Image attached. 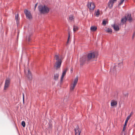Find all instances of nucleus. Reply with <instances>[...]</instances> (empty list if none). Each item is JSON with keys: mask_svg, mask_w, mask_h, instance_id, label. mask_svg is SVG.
Instances as JSON below:
<instances>
[{"mask_svg": "<svg viewBox=\"0 0 135 135\" xmlns=\"http://www.w3.org/2000/svg\"><path fill=\"white\" fill-rule=\"evenodd\" d=\"M54 58L56 61L54 65V68L57 70L60 69L62 63V61L64 57L61 55L58 54H55Z\"/></svg>", "mask_w": 135, "mask_h": 135, "instance_id": "obj_1", "label": "nucleus"}, {"mask_svg": "<svg viewBox=\"0 0 135 135\" xmlns=\"http://www.w3.org/2000/svg\"><path fill=\"white\" fill-rule=\"evenodd\" d=\"M38 11L41 14H46L49 13L50 8L47 6L41 5L38 7Z\"/></svg>", "mask_w": 135, "mask_h": 135, "instance_id": "obj_2", "label": "nucleus"}, {"mask_svg": "<svg viewBox=\"0 0 135 135\" xmlns=\"http://www.w3.org/2000/svg\"><path fill=\"white\" fill-rule=\"evenodd\" d=\"M97 54L95 52H90L87 55L86 60L87 61H91L94 58H97Z\"/></svg>", "mask_w": 135, "mask_h": 135, "instance_id": "obj_3", "label": "nucleus"}, {"mask_svg": "<svg viewBox=\"0 0 135 135\" xmlns=\"http://www.w3.org/2000/svg\"><path fill=\"white\" fill-rule=\"evenodd\" d=\"M78 80V78L76 77L73 80L70 85V90L71 91H73L76 85Z\"/></svg>", "mask_w": 135, "mask_h": 135, "instance_id": "obj_4", "label": "nucleus"}, {"mask_svg": "<svg viewBox=\"0 0 135 135\" xmlns=\"http://www.w3.org/2000/svg\"><path fill=\"white\" fill-rule=\"evenodd\" d=\"M123 60L122 59H120L118 61L117 63L116 64V65L114 66L113 69L114 70H115L116 69H120L122 66L123 65Z\"/></svg>", "mask_w": 135, "mask_h": 135, "instance_id": "obj_5", "label": "nucleus"}, {"mask_svg": "<svg viewBox=\"0 0 135 135\" xmlns=\"http://www.w3.org/2000/svg\"><path fill=\"white\" fill-rule=\"evenodd\" d=\"M10 84V79L9 78H7L5 80L4 90H7L9 88Z\"/></svg>", "mask_w": 135, "mask_h": 135, "instance_id": "obj_6", "label": "nucleus"}, {"mask_svg": "<svg viewBox=\"0 0 135 135\" xmlns=\"http://www.w3.org/2000/svg\"><path fill=\"white\" fill-rule=\"evenodd\" d=\"M88 7L90 11H93L94 9L95 6L93 2H89L88 4Z\"/></svg>", "mask_w": 135, "mask_h": 135, "instance_id": "obj_7", "label": "nucleus"}, {"mask_svg": "<svg viewBox=\"0 0 135 135\" xmlns=\"http://www.w3.org/2000/svg\"><path fill=\"white\" fill-rule=\"evenodd\" d=\"M24 12L27 18L29 20L32 18V16L30 11L27 9H25Z\"/></svg>", "mask_w": 135, "mask_h": 135, "instance_id": "obj_8", "label": "nucleus"}, {"mask_svg": "<svg viewBox=\"0 0 135 135\" xmlns=\"http://www.w3.org/2000/svg\"><path fill=\"white\" fill-rule=\"evenodd\" d=\"M68 70V68H66L65 69H64L62 71V75L61 76V79H60V82H62L63 81V80L64 78V77L66 75V72Z\"/></svg>", "mask_w": 135, "mask_h": 135, "instance_id": "obj_9", "label": "nucleus"}, {"mask_svg": "<svg viewBox=\"0 0 135 135\" xmlns=\"http://www.w3.org/2000/svg\"><path fill=\"white\" fill-rule=\"evenodd\" d=\"M25 72L26 74L27 75V76L30 80H31L32 79V76L30 71L29 70H27L25 69Z\"/></svg>", "mask_w": 135, "mask_h": 135, "instance_id": "obj_10", "label": "nucleus"}, {"mask_svg": "<svg viewBox=\"0 0 135 135\" xmlns=\"http://www.w3.org/2000/svg\"><path fill=\"white\" fill-rule=\"evenodd\" d=\"M75 135H80L81 132V130L79 127L77 126L74 129Z\"/></svg>", "mask_w": 135, "mask_h": 135, "instance_id": "obj_11", "label": "nucleus"}, {"mask_svg": "<svg viewBox=\"0 0 135 135\" xmlns=\"http://www.w3.org/2000/svg\"><path fill=\"white\" fill-rule=\"evenodd\" d=\"M86 60L87 58L85 57L84 56L81 57L80 59V65H83L85 61H87Z\"/></svg>", "mask_w": 135, "mask_h": 135, "instance_id": "obj_12", "label": "nucleus"}, {"mask_svg": "<svg viewBox=\"0 0 135 135\" xmlns=\"http://www.w3.org/2000/svg\"><path fill=\"white\" fill-rule=\"evenodd\" d=\"M115 2H113V1L111 0H109L108 4V7L110 9L112 8L113 7L114 3Z\"/></svg>", "mask_w": 135, "mask_h": 135, "instance_id": "obj_13", "label": "nucleus"}, {"mask_svg": "<svg viewBox=\"0 0 135 135\" xmlns=\"http://www.w3.org/2000/svg\"><path fill=\"white\" fill-rule=\"evenodd\" d=\"M112 26L114 30L116 31H118L119 30V26L117 24H113L112 25Z\"/></svg>", "mask_w": 135, "mask_h": 135, "instance_id": "obj_14", "label": "nucleus"}, {"mask_svg": "<svg viewBox=\"0 0 135 135\" xmlns=\"http://www.w3.org/2000/svg\"><path fill=\"white\" fill-rule=\"evenodd\" d=\"M117 104V102L115 100H112L111 103V105L112 107H114L116 106Z\"/></svg>", "mask_w": 135, "mask_h": 135, "instance_id": "obj_15", "label": "nucleus"}, {"mask_svg": "<svg viewBox=\"0 0 135 135\" xmlns=\"http://www.w3.org/2000/svg\"><path fill=\"white\" fill-rule=\"evenodd\" d=\"M59 76V73H55L54 74V79L55 80L58 79Z\"/></svg>", "mask_w": 135, "mask_h": 135, "instance_id": "obj_16", "label": "nucleus"}, {"mask_svg": "<svg viewBox=\"0 0 135 135\" xmlns=\"http://www.w3.org/2000/svg\"><path fill=\"white\" fill-rule=\"evenodd\" d=\"M127 20V18L126 16L123 17L122 18L121 20V22L122 23H124L126 22Z\"/></svg>", "mask_w": 135, "mask_h": 135, "instance_id": "obj_17", "label": "nucleus"}, {"mask_svg": "<svg viewBox=\"0 0 135 135\" xmlns=\"http://www.w3.org/2000/svg\"><path fill=\"white\" fill-rule=\"evenodd\" d=\"M100 13V11L99 9H98L97 11H95L94 15L97 17L99 16Z\"/></svg>", "mask_w": 135, "mask_h": 135, "instance_id": "obj_18", "label": "nucleus"}, {"mask_svg": "<svg viewBox=\"0 0 135 135\" xmlns=\"http://www.w3.org/2000/svg\"><path fill=\"white\" fill-rule=\"evenodd\" d=\"M127 17V20L131 22L132 21V19L131 17V15L130 14H128Z\"/></svg>", "mask_w": 135, "mask_h": 135, "instance_id": "obj_19", "label": "nucleus"}, {"mask_svg": "<svg viewBox=\"0 0 135 135\" xmlns=\"http://www.w3.org/2000/svg\"><path fill=\"white\" fill-rule=\"evenodd\" d=\"M97 29V27L95 26H91L90 27V30L92 31H95Z\"/></svg>", "mask_w": 135, "mask_h": 135, "instance_id": "obj_20", "label": "nucleus"}, {"mask_svg": "<svg viewBox=\"0 0 135 135\" xmlns=\"http://www.w3.org/2000/svg\"><path fill=\"white\" fill-rule=\"evenodd\" d=\"M105 31L109 33H112V29L108 28H107L105 29Z\"/></svg>", "mask_w": 135, "mask_h": 135, "instance_id": "obj_21", "label": "nucleus"}, {"mask_svg": "<svg viewBox=\"0 0 135 135\" xmlns=\"http://www.w3.org/2000/svg\"><path fill=\"white\" fill-rule=\"evenodd\" d=\"M74 17L73 15H70L69 17V20L70 21L72 22L74 21Z\"/></svg>", "mask_w": 135, "mask_h": 135, "instance_id": "obj_22", "label": "nucleus"}, {"mask_svg": "<svg viewBox=\"0 0 135 135\" xmlns=\"http://www.w3.org/2000/svg\"><path fill=\"white\" fill-rule=\"evenodd\" d=\"M15 18L16 20V21L17 23V24H18V21L19 20V15L18 14L15 15Z\"/></svg>", "mask_w": 135, "mask_h": 135, "instance_id": "obj_23", "label": "nucleus"}, {"mask_svg": "<svg viewBox=\"0 0 135 135\" xmlns=\"http://www.w3.org/2000/svg\"><path fill=\"white\" fill-rule=\"evenodd\" d=\"M78 28L77 26L75 25L74 26L73 30V31L74 32H75L76 31L78 30Z\"/></svg>", "mask_w": 135, "mask_h": 135, "instance_id": "obj_24", "label": "nucleus"}, {"mask_svg": "<svg viewBox=\"0 0 135 135\" xmlns=\"http://www.w3.org/2000/svg\"><path fill=\"white\" fill-rule=\"evenodd\" d=\"M21 125L23 127H25L26 126V123L25 122L22 121L21 123Z\"/></svg>", "mask_w": 135, "mask_h": 135, "instance_id": "obj_25", "label": "nucleus"}, {"mask_svg": "<svg viewBox=\"0 0 135 135\" xmlns=\"http://www.w3.org/2000/svg\"><path fill=\"white\" fill-rule=\"evenodd\" d=\"M124 0H120V2L118 4V6H120L122 4Z\"/></svg>", "mask_w": 135, "mask_h": 135, "instance_id": "obj_26", "label": "nucleus"}, {"mask_svg": "<svg viewBox=\"0 0 135 135\" xmlns=\"http://www.w3.org/2000/svg\"><path fill=\"white\" fill-rule=\"evenodd\" d=\"M68 34H69V36H68V40L67 41V44H68L69 42V38H70V33H69Z\"/></svg>", "mask_w": 135, "mask_h": 135, "instance_id": "obj_27", "label": "nucleus"}, {"mask_svg": "<svg viewBox=\"0 0 135 135\" xmlns=\"http://www.w3.org/2000/svg\"><path fill=\"white\" fill-rule=\"evenodd\" d=\"M102 24L103 25L105 26L106 24V21L105 20H103V21Z\"/></svg>", "mask_w": 135, "mask_h": 135, "instance_id": "obj_28", "label": "nucleus"}, {"mask_svg": "<svg viewBox=\"0 0 135 135\" xmlns=\"http://www.w3.org/2000/svg\"><path fill=\"white\" fill-rule=\"evenodd\" d=\"M23 95V102L24 103V93H23L22 94Z\"/></svg>", "mask_w": 135, "mask_h": 135, "instance_id": "obj_29", "label": "nucleus"}, {"mask_svg": "<svg viewBox=\"0 0 135 135\" xmlns=\"http://www.w3.org/2000/svg\"><path fill=\"white\" fill-rule=\"evenodd\" d=\"M126 129V126H124L123 129V131H124Z\"/></svg>", "mask_w": 135, "mask_h": 135, "instance_id": "obj_30", "label": "nucleus"}, {"mask_svg": "<svg viewBox=\"0 0 135 135\" xmlns=\"http://www.w3.org/2000/svg\"><path fill=\"white\" fill-rule=\"evenodd\" d=\"M130 117H130V116H128L127 117L126 119H127V120H128L130 119Z\"/></svg>", "mask_w": 135, "mask_h": 135, "instance_id": "obj_31", "label": "nucleus"}, {"mask_svg": "<svg viewBox=\"0 0 135 135\" xmlns=\"http://www.w3.org/2000/svg\"><path fill=\"white\" fill-rule=\"evenodd\" d=\"M135 35V32H134L133 34L132 37L133 38Z\"/></svg>", "mask_w": 135, "mask_h": 135, "instance_id": "obj_32", "label": "nucleus"}, {"mask_svg": "<svg viewBox=\"0 0 135 135\" xmlns=\"http://www.w3.org/2000/svg\"><path fill=\"white\" fill-rule=\"evenodd\" d=\"M30 39L29 38H28V39H27V38H26V40L29 41H30Z\"/></svg>", "mask_w": 135, "mask_h": 135, "instance_id": "obj_33", "label": "nucleus"}, {"mask_svg": "<svg viewBox=\"0 0 135 135\" xmlns=\"http://www.w3.org/2000/svg\"><path fill=\"white\" fill-rule=\"evenodd\" d=\"M132 113H131L129 115V116H130V117H131V115H132Z\"/></svg>", "mask_w": 135, "mask_h": 135, "instance_id": "obj_34", "label": "nucleus"}, {"mask_svg": "<svg viewBox=\"0 0 135 135\" xmlns=\"http://www.w3.org/2000/svg\"><path fill=\"white\" fill-rule=\"evenodd\" d=\"M128 121V120L126 119L125 120V122H126V123H127Z\"/></svg>", "mask_w": 135, "mask_h": 135, "instance_id": "obj_35", "label": "nucleus"}, {"mask_svg": "<svg viewBox=\"0 0 135 135\" xmlns=\"http://www.w3.org/2000/svg\"><path fill=\"white\" fill-rule=\"evenodd\" d=\"M37 6V4H36L35 6V9Z\"/></svg>", "mask_w": 135, "mask_h": 135, "instance_id": "obj_36", "label": "nucleus"}, {"mask_svg": "<svg viewBox=\"0 0 135 135\" xmlns=\"http://www.w3.org/2000/svg\"><path fill=\"white\" fill-rule=\"evenodd\" d=\"M127 123H126V122H125V124L124 126H126L127 125Z\"/></svg>", "mask_w": 135, "mask_h": 135, "instance_id": "obj_37", "label": "nucleus"}, {"mask_svg": "<svg viewBox=\"0 0 135 135\" xmlns=\"http://www.w3.org/2000/svg\"><path fill=\"white\" fill-rule=\"evenodd\" d=\"M113 70V69L112 68H111V71H112Z\"/></svg>", "mask_w": 135, "mask_h": 135, "instance_id": "obj_38", "label": "nucleus"}]
</instances>
